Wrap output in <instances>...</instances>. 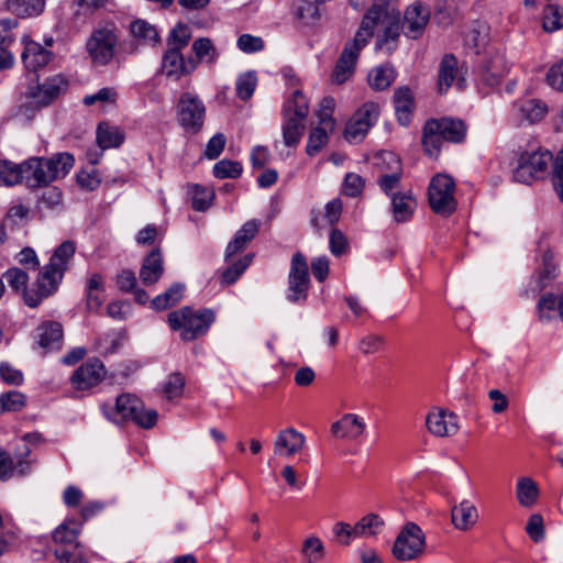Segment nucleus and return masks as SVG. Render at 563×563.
Wrapping results in <instances>:
<instances>
[{"mask_svg": "<svg viewBox=\"0 0 563 563\" xmlns=\"http://www.w3.org/2000/svg\"><path fill=\"white\" fill-rule=\"evenodd\" d=\"M466 135V125L462 120L452 118L430 119L422 131V146L430 157L440 154L443 142L461 143Z\"/></svg>", "mask_w": 563, "mask_h": 563, "instance_id": "7ed1b4c3", "label": "nucleus"}, {"mask_svg": "<svg viewBox=\"0 0 563 563\" xmlns=\"http://www.w3.org/2000/svg\"><path fill=\"white\" fill-rule=\"evenodd\" d=\"M45 157H30L23 162L25 185L30 188H38L51 184V174Z\"/></svg>", "mask_w": 563, "mask_h": 563, "instance_id": "4be33fe9", "label": "nucleus"}, {"mask_svg": "<svg viewBox=\"0 0 563 563\" xmlns=\"http://www.w3.org/2000/svg\"><path fill=\"white\" fill-rule=\"evenodd\" d=\"M295 16L303 25H313L317 16V0H300L295 9Z\"/></svg>", "mask_w": 563, "mask_h": 563, "instance_id": "864d4df0", "label": "nucleus"}, {"mask_svg": "<svg viewBox=\"0 0 563 563\" xmlns=\"http://www.w3.org/2000/svg\"><path fill=\"white\" fill-rule=\"evenodd\" d=\"M162 69L167 77L179 79L196 69V62L192 57L185 59L181 52L168 48L163 56Z\"/></svg>", "mask_w": 563, "mask_h": 563, "instance_id": "412c9836", "label": "nucleus"}, {"mask_svg": "<svg viewBox=\"0 0 563 563\" xmlns=\"http://www.w3.org/2000/svg\"><path fill=\"white\" fill-rule=\"evenodd\" d=\"M131 33L137 40L148 44H156L159 41V34L154 25L144 20H136L131 23Z\"/></svg>", "mask_w": 563, "mask_h": 563, "instance_id": "49530a36", "label": "nucleus"}, {"mask_svg": "<svg viewBox=\"0 0 563 563\" xmlns=\"http://www.w3.org/2000/svg\"><path fill=\"white\" fill-rule=\"evenodd\" d=\"M552 181L559 198L563 201V146L554 162V173Z\"/></svg>", "mask_w": 563, "mask_h": 563, "instance_id": "338daca9", "label": "nucleus"}, {"mask_svg": "<svg viewBox=\"0 0 563 563\" xmlns=\"http://www.w3.org/2000/svg\"><path fill=\"white\" fill-rule=\"evenodd\" d=\"M526 531L532 541H542L544 539V526L542 516L539 514L531 515L527 522Z\"/></svg>", "mask_w": 563, "mask_h": 563, "instance_id": "052dcab7", "label": "nucleus"}, {"mask_svg": "<svg viewBox=\"0 0 563 563\" xmlns=\"http://www.w3.org/2000/svg\"><path fill=\"white\" fill-rule=\"evenodd\" d=\"M364 189L363 178L355 173H349L345 175L343 184V192L349 197H357Z\"/></svg>", "mask_w": 563, "mask_h": 563, "instance_id": "680f3d73", "label": "nucleus"}, {"mask_svg": "<svg viewBox=\"0 0 563 563\" xmlns=\"http://www.w3.org/2000/svg\"><path fill=\"white\" fill-rule=\"evenodd\" d=\"M384 525L383 520L374 514L363 517L355 526H352L355 539L366 536H374Z\"/></svg>", "mask_w": 563, "mask_h": 563, "instance_id": "de8ad7c7", "label": "nucleus"}, {"mask_svg": "<svg viewBox=\"0 0 563 563\" xmlns=\"http://www.w3.org/2000/svg\"><path fill=\"white\" fill-rule=\"evenodd\" d=\"M67 88V81L60 75H56L37 86L31 93L34 102L40 107L52 103Z\"/></svg>", "mask_w": 563, "mask_h": 563, "instance_id": "b1692460", "label": "nucleus"}, {"mask_svg": "<svg viewBox=\"0 0 563 563\" xmlns=\"http://www.w3.org/2000/svg\"><path fill=\"white\" fill-rule=\"evenodd\" d=\"M309 112L307 98L296 89L286 101L283 109V143L285 146L296 148L306 130V118Z\"/></svg>", "mask_w": 563, "mask_h": 563, "instance_id": "20e7f679", "label": "nucleus"}, {"mask_svg": "<svg viewBox=\"0 0 563 563\" xmlns=\"http://www.w3.org/2000/svg\"><path fill=\"white\" fill-rule=\"evenodd\" d=\"M22 181L25 183L23 162L0 161V185L13 186Z\"/></svg>", "mask_w": 563, "mask_h": 563, "instance_id": "ea45409f", "label": "nucleus"}, {"mask_svg": "<svg viewBox=\"0 0 563 563\" xmlns=\"http://www.w3.org/2000/svg\"><path fill=\"white\" fill-rule=\"evenodd\" d=\"M457 73V60L453 55H445L439 69V91L444 92L452 85Z\"/></svg>", "mask_w": 563, "mask_h": 563, "instance_id": "37998d69", "label": "nucleus"}, {"mask_svg": "<svg viewBox=\"0 0 563 563\" xmlns=\"http://www.w3.org/2000/svg\"><path fill=\"white\" fill-rule=\"evenodd\" d=\"M373 11V25L369 29L368 40L373 36L376 25L382 23L385 26L384 34L377 38L375 48L390 54L396 49L398 43L400 12L395 9H390L387 0H378L373 3L363 19H366Z\"/></svg>", "mask_w": 563, "mask_h": 563, "instance_id": "39448f33", "label": "nucleus"}, {"mask_svg": "<svg viewBox=\"0 0 563 563\" xmlns=\"http://www.w3.org/2000/svg\"><path fill=\"white\" fill-rule=\"evenodd\" d=\"M329 247L334 256H341L349 249V241L345 234L336 229L332 228L329 238Z\"/></svg>", "mask_w": 563, "mask_h": 563, "instance_id": "4d7b16f0", "label": "nucleus"}, {"mask_svg": "<svg viewBox=\"0 0 563 563\" xmlns=\"http://www.w3.org/2000/svg\"><path fill=\"white\" fill-rule=\"evenodd\" d=\"M104 376L103 363L97 358L89 360L74 372L71 384L78 390H87L100 384Z\"/></svg>", "mask_w": 563, "mask_h": 563, "instance_id": "a211bd4d", "label": "nucleus"}, {"mask_svg": "<svg viewBox=\"0 0 563 563\" xmlns=\"http://www.w3.org/2000/svg\"><path fill=\"white\" fill-rule=\"evenodd\" d=\"M478 517L476 506L468 499H463L460 504L453 506L451 510L452 525L461 531H467L474 527Z\"/></svg>", "mask_w": 563, "mask_h": 563, "instance_id": "393cba45", "label": "nucleus"}, {"mask_svg": "<svg viewBox=\"0 0 563 563\" xmlns=\"http://www.w3.org/2000/svg\"><path fill=\"white\" fill-rule=\"evenodd\" d=\"M225 143H227V139H225L224 134L217 133L216 135H213L209 140V142L206 146V151H205L206 157L209 159L218 158L220 156V154L222 153V151L224 150Z\"/></svg>", "mask_w": 563, "mask_h": 563, "instance_id": "69168bd1", "label": "nucleus"}, {"mask_svg": "<svg viewBox=\"0 0 563 563\" xmlns=\"http://www.w3.org/2000/svg\"><path fill=\"white\" fill-rule=\"evenodd\" d=\"M75 252L76 244L70 240L64 241L56 247L48 264L44 267V271L40 273L35 282V287L25 292V305L35 308L44 298H47L56 291Z\"/></svg>", "mask_w": 563, "mask_h": 563, "instance_id": "f257e3e1", "label": "nucleus"}, {"mask_svg": "<svg viewBox=\"0 0 563 563\" xmlns=\"http://www.w3.org/2000/svg\"><path fill=\"white\" fill-rule=\"evenodd\" d=\"M180 125L190 133H198L203 125L206 107L202 100L190 92H184L177 103Z\"/></svg>", "mask_w": 563, "mask_h": 563, "instance_id": "ddd939ff", "label": "nucleus"}, {"mask_svg": "<svg viewBox=\"0 0 563 563\" xmlns=\"http://www.w3.org/2000/svg\"><path fill=\"white\" fill-rule=\"evenodd\" d=\"M7 9L21 18L36 16L45 7V0H7Z\"/></svg>", "mask_w": 563, "mask_h": 563, "instance_id": "58836bf2", "label": "nucleus"}, {"mask_svg": "<svg viewBox=\"0 0 563 563\" xmlns=\"http://www.w3.org/2000/svg\"><path fill=\"white\" fill-rule=\"evenodd\" d=\"M38 344L44 349L57 350L63 339V327L56 321H47L37 328Z\"/></svg>", "mask_w": 563, "mask_h": 563, "instance_id": "72a5a7b5", "label": "nucleus"}, {"mask_svg": "<svg viewBox=\"0 0 563 563\" xmlns=\"http://www.w3.org/2000/svg\"><path fill=\"white\" fill-rule=\"evenodd\" d=\"M539 496V489L533 479L521 477L517 483V498L521 506L531 507L536 504Z\"/></svg>", "mask_w": 563, "mask_h": 563, "instance_id": "c03bdc74", "label": "nucleus"}, {"mask_svg": "<svg viewBox=\"0 0 563 563\" xmlns=\"http://www.w3.org/2000/svg\"><path fill=\"white\" fill-rule=\"evenodd\" d=\"M416 200L410 194H394L391 196V212L397 223L410 220L416 209Z\"/></svg>", "mask_w": 563, "mask_h": 563, "instance_id": "f704fd0d", "label": "nucleus"}, {"mask_svg": "<svg viewBox=\"0 0 563 563\" xmlns=\"http://www.w3.org/2000/svg\"><path fill=\"white\" fill-rule=\"evenodd\" d=\"M455 183L449 175H435L429 185L428 197L431 209L439 214L450 216L456 209L453 196Z\"/></svg>", "mask_w": 563, "mask_h": 563, "instance_id": "9d476101", "label": "nucleus"}, {"mask_svg": "<svg viewBox=\"0 0 563 563\" xmlns=\"http://www.w3.org/2000/svg\"><path fill=\"white\" fill-rule=\"evenodd\" d=\"M428 431L439 438L452 437L460 430L457 416L442 408H433L426 417Z\"/></svg>", "mask_w": 563, "mask_h": 563, "instance_id": "f3484780", "label": "nucleus"}, {"mask_svg": "<svg viewBox=\"0 0 563 563\" xmlns=\"http://www.w3.org/2000/svg\"><path fill=\"white\" fill-rule=\"evenodd\" d=\"M30 453V448L26 444H23L19 452L18 461L13 464V461L8 453L0 452V479H9L14 471L20 475L25 474L30 468V461L26 460Z\"/></svg>", "mask_w": 563, "mask_h": 563, "instance_id": "cd10ccee", "label": "nucleus"}, {"mask_svg": "<svg viewBox=\"0 0 563 563\" xmlns=\"http://www.w3.org/2000/svg\"><path fill=\"white\" fill-rule=\"evenodd\" d=\"M243 167L241 163L230 159L219 161L213 166V175L217 178H238L242 174Z\"/></svg>", "mask_w": 563, "mask_h": 563, "instance_id": "5fc2aeb1", "label": "nucleus"}, {"mask_svg": "<svg viewBox=\"0 0 563 563\" xmlns=\"http://www.w3.org/2000/svg\"><path fill=\"white\" fill-rule=\"evenodd\" d=\"M117 98V92L112 88H101L99 91L92 95H88L84 98L86 106H92L97 102L100 103H113Z\"/></svg>", "mask_w": 563, "mask_h": 563, "instance_id": "0e129e2a", "label": "nucleus"}, {"mask_svg": "<svg viewBox=\"0 0 563 563\" xmlns=\"http://www.w3.org/2000/svg\"><path fill=\"white\" fill-rule=\"evenodd\" d=\"M395 78V69L389 65H382L368 74L367 80L373 89L385 90L394 82Z\"/></svg>", "mask_w": 563, "mask_h": 563, "instance_id": "a19ab883", "label": "nucleus"}, {"mask_svg": "<svg viewBox=\"0 0 563 563\" xmlns=\"http://www.w3.org/2000/svg\"><path fill=\"white\" fill-rule=\"evenodd\" d=\"M184 291L185 285L175 283L164 294L156 296L152 300V307L157 310H165L175 306L183 298Z\"/></svg>", "mask_w": 563, "mask_h": 563, "instance_id": "79ce46f5", "label": "nucleus"}, {"mask_svg": "<svg viewBox=\"0 0 563 563\" xmlns=\"http://www.w3.org/2000/svg\"><path fill=\"white\" fill-rule=\"evenodd\" d=\"M552 159L551 152L547 150L522 152L518 158V165L514 170L512 177L518 183L530 184L534 179L542 177Z\"/></svg>", "mask_w": 563, "mask_h": 563, "instance_id": "1a4fd4ad", "label": "nucleus"}, {"mask_svg": "<svg viewBox=\"0 0 563 563\" xmlns=\"http://www.w3.org/2000/svg\"><path fill=\"white\" fill-rule=\"evenodd\" d=\"M379 112L380 109L376 102H365L347 121L343 132L344 139L354 144L362 142L378 120Z\"/></svg>", "mask_w": 563, "mask_h": 563, "instance_id": "9b49d317", "label": "nucleus"}, {"mask_svg": "<svg viewBox=\"0 0 563 563\" xmlns=\"http://www.w3.org/2000/svg\"><path fill=\"white\" fill-rule=\"evenodd\" d=\"M429 19V9L420 2H415L405 11L401 30L407 37L416 40L422 35Z\"/></svg>", "mask_w": 563, "mask_h": 563, "instance_id": "6ab92c4d", "label": "nucleus"}, {"mask_svg": "<svg viewBox=\"0 0 563 563\" xmlns=\"http://www.w3.org/2000/svg\"><path fill=\"white\" fill-rule=\"evenodd\" d=\"M506 71L503 58L496 56L482 65L481 78L486 86L495 87L499 85Z\"/></svg>", "mask_w": 563, "mask_h": 563, "instance_id": "4c0bfd02", "label": "nucleus"}, {"mask_svg": "<svg viewBox=\"0 0 563 563\" xmlns=\"http://www.w3.org/2000/svg\"><path fill=\"white\" fill-rule=\"evenodd\" d=\"M101 410L113 423L119 424L130 419L144 429L153 428L158 418L155 409L146 408L137 397L130 394L118 396L114 404H103Z\"/></svg>", "mask_w": 563, "mask_h": 563, "instance_id": "f03ea898", "label": "nucleus"}, {"mask_svg": "<svg viewBox=\"0 0 563 563\" xmlns=\"http://www.w3.org/2000/svg\"><path fill=\"white\" fill-rule=\"evenodd\" d=\"M543 27L548 32L563 27V9L556 4H549L543 13Z\"/></svg>", "mask_w": 563, "mask_h": 563, "instance_id": "603ef678", "label": "nucleus"}, {"mask_svg": "<svg viewBox=\"0 0 563 563\" xmlns=\"http://www.w3.org/2000/svg\"><path fill=\"white\" fill-rule=\"evenodd\" d=\"M26 404L25 396L16 390L0 396V415L5 411H20Z\"/></svg>", "mask_w": 563, "mask_h": 563, "instance_id": "3c124183", "label": "nucleus"}, {"mask_svg": "<svg viewBox=\"0 0 563 563\" xmlns=\"http://www.w3.org/2000/svg\"><path fill=\"white\" fill-rule=\"evenodd\" d=\"M367 424L356 413H344L331 424V434L339 441L358 442L366 434Z\"/></svg>", "mask_w": 563, "mask_h": 563, "instance_id": "dca6fc26", "label": "nucleus"}, {"mask_svg": "<svg viewBox=\"0 0 563 563\" xmlns=\"http://www.w3.org/2000/svg\"><path fill=\"white\" fill-rule=\"evenodd\" d=\"M238 47L247 54L260 52L264 48V41L260 36L242 34L238 38Z\"/></svg>", "mask_w": 563, "mask_h": 563, "instance_id": "e2e57ef3", "label": "nucleus"}, {"mask_svg": "<svg viewBox=\"0 0 563 563\" xmlns=\"http://www.w3.org/2000/svg\"><path fill=\"white\" fill-rule=\"evenodd\" d=\"M394 106L398 122L409 125L415 108L413 96L408 87H399L394 92Z\"/></svg>", "mask_w": 563, "mask_h": 563, "instance_id": "c756f323", "label": "nucleus"}, {"mask_svg": "<svg viewBox=\"0 0 563 563\" xmlns=\"http://www.w3.org/2000/svg\"><path fill=\"white\" fill-rule=\"evenodd\" d=\"M191 36V27L187 24L178 23L167 37V46L169 49L181 52L189 44Z\"/></svg>", "mask_w": 563, "mask_h": 563, "instance_id": "a18cd8bd", "label": "nucleus"}, {"mask_svg": "<svg viewBox=\"0 0 563 563\" xmlns=\"http://www.w3.org/2000/svg\"><path fill=\"white\" fill-rule=\"evenodd\" d=\"M260 230V221H246L240 230L236 231L233 240L228 244L225 250V260L228 261L236 253L242 252L247 244L254 239Z\"/></svg>", "mask_w": 563, "mask_h": 563, "instance_id": "bb28decb", "label": "nucleus"}, {"mask_svg": "<svg viewBox=\"0 0 563 563\" xmlns=\"http://www.w3.org/2000/svg\"><path fill=\"white\" fill-rule=\"evenodd\" d=\"M46 161L48 163L47 170L51 174V183L64 178L70 172L75 163L74 156L68 152L57 153L46 158Z\"/></svg>", "mask_w": 563, "mask_h": 563, "instance_id": "c9c22d12", "label": "nucleus"}, {"mask_svg": "<svg viewBox=\"0 0 563 563\" xmlns=\"http://www.w3.org/2000/svg\"><path fill=\"white\" fill-rule=\"evenodd\" d=\"M118 37L113 30L103 27L96 30L87 42L88 52L93 63L108 64L114 54Z\"/></svg>", "mask_w": 563, "mask_h": 563, "instance_id": "2eb2a0df", "label": "nucleus"}, {"mask_svg": "<svg viewBox=\"0 0 563 563\" xmlns=\"http://www.w3.org/2000/svg\"><path fill=\"white\" fill-rule=\"evenodd\" d=\"M382 157L389 165V172L380 176L378 184L386 195H390L400 181L401 164L399 157L391 152L383 153Z\"/></svg>", "mask_w": 563, "mask_h": 563, "instance_id": "7c9ffc66", "label": "nucleus"}, {"mask_svg": "<svg viewBox=\"0 0 563 563\" xmlns=\"http://www.w3.org/2000/svg\"><path fill=\"white\" fill-rule=\"evenodd\" d=\"M372 14H374V11L366 19L362 20L353 41L347 43L341 53L331 75L333 84L341 85L353 75L360 52L368 43L369 29L373 25Z\"/></svg>", "mask_w": 563, "mask_h": 563, "instance_id": "0eeeda50", "label": "nucleus"}, {"mask_svg": "<svg viewBox=\"0 0 563 563\" xmlns=\"http://www.w3.org/2000/svg\"><path fill=\"white\" fill-rule=\"evenodd\" d=\"M335 106V99L330 96L319 103V148L329 142L330 135L336 130V120L332 115Z\"/></svg>", "mask_w": 563, "mask_h": 563, "instance_id": "5701e85b", "label": "nucleus"}, {"mask_svg": "<svg viewBox=\"0 0 563 563\" xmlns=\"http://www.w3.org/2000/svg\"><path fill=\"white\" fill-rule=\"evenodd\" d=\"M514 111L521 121L530 124L541 121L548 113V106L539 99H525L514 103Z\"/></svg>", "mask_w": 563, "mask_h": 563, "instance_id": "c85d7f7f", "label": "nucleus"}, {"mask_svg": "<svg viewBox=\"0 0 563 563\" xmlns=\"http://www.w3.org/2000/svg\"><path fill=\"white\" fill-rule=\"evenodd\" d=\"M96 134L97 144L101 151L119 147L124 141L123 131L108 122L99 123Z\"/></svg>", "mask_w": 563, "mask_h": 563, "instance_id": "473e14b6", "label": "nucleus"}, {"mask_svg": "<svg viewBox=\"0 0 563 563\" xmlns=\"http://www.w3.org/2000/svg\"><path fill=\"white\" fill-rule=\"evenodd\" d=\"M305 444V437L295 428L280 430L274 439V454L280 457H290L298 453Z\"/></svg>", "mask_w": 563, "mask_h": 563, "instance_id": "aec40b11", "label": "nucleus"}, {"mask_svg": "<svg viewBox=\"0 0 563 563\" xmlns=\"http://www.w3.org/2000/svg\"><path fill=\"white\" fill-rule=\"evenodd\" d=\"M52 52L34 41L24 42L22 62L27 70L36 71L52 60Z\"/></svg>", "mask_w": 563, "mask_h": 563, "instance_id": "a878e982", "label": "nucleus"}, {"mask_svg": "<svg viewBox=\"0 0 563 563\" xmlns=\"http://www.w3.org/2000/svg\"><path fill=\"white\" fill-rule=\"evenodd\" d=\"M213 191L200 186H195L192 196V208L197 211H205L211 205Z\"/></svg>", "mask_w": 563, "mask_h": 563, "instance_id": "bf43d9fd", "label": "nucleus"}, {"mask_svg": "<svg viewBox=\"0 0 563 563\" xmlns=\"http://www.w3.org/2000/svg\"><path fill=\"white\" fill-rule=\"evenodd\" d=\"M252 262V255L249 254L244 256L242 260L238 261L236 263L229 266L221 276L223 284H233L235 283L239 277L243 274V272L246 269V267Z\"/></svg>", "mask_w": 563, "mask_h": 563, "instance_id": "6e6d98bb", "label": "nucleus"}, {"mask_svg": "<svg viewBox=\"0 0 563 563\" xmlns=\"http://www.w3.org/2000/svg\"><path fill=\"white\" fill-rule=\"evenodd\" d=\"M309 285V267L306 257L301 253L297 252L291 258L288 276V300L297 302L305 299Z\"/></svg>", "mask_w": 563, "mask_h": 563, "instance_id": "4468645a", "label": "nucleus"}, {"mask_svg": "<svg viewBox=\"0 0 563 563\" xmlns=\"http://www.w3.org/2000/svg\"><path fill=\"white\" fill-rule=\"evenodd\" d=\"M191 49L195 53L192 58L196 62V67L200 63L213 65L219 58V52L209 37H199L194 41Z\"/></svg>", "mask_w": 563, "mask_h": 563, "instance_id": "e433bc0d", "label": "nucleus"}, {"mask_svg": "<svg viewBox=\"0 0 563 563\" xmlns=\"http://www.w3.org/2000/svg\"><path fill=\"white\" fill-rule=\"evenodd\" d=\"M257 77L254 71H247L238 77L236 95L242 100H249L256 88Z\"/></svg>", "mask_w": 563, "mask_h": 563, "instance_id": "09e8293b", "label": "nucleus"}, {"mask_svg": "<svg viewBox=\"0 0 563 563\" xmlns=\"http://www.w3.org/2000/svg\"><path fill=\"white\" fill-rule=\"evenodd\" d=\"M163 272L164 266L161 252L154 250L144 258L140 269V278L144 285L150 286L158 282Z\"/></svg>", "mask_w": 563, "mask_h": 563, "instance_id": "2f4dec72", "label": "nucleus"}, {"mask_svg": "<svg viewBox=\"0 0 563 563\" xmlns=\"http://www.w3.org/2000/svg\"><path fill=\"white\" fill-rule=\"evenodd\" d=\"M426 537L416 523H408L398 534L394 547V555L401 561H409L423 553Z\"/></svg>", "mask_w": 563, "mask_h": 563, "instance_id": "f8f14e48", "label": "nucleus"}, {"mask_svg": "<svg viewBox=\"0 0 563 563\" xmlns=\"http://www.w3.org/2000/svg\"><path fill=\"white\" fill-rule=\"evenodd\" d=\"M3 277L5 278L8 285L15 291H23V298L25 299V292L32 290L35 287V284L32 288L26 289V284L29 280L27 274L20 268H10L8 269Z\"/></svg>", "mask_w": 563, "mask_h": 563, "instance_id": "8fccbe9b", "label": "nucleus"}, {"mask_svg": "<svg viewBox=\"0 0 563 563\" xmlns=\"http://www.w3.org/2000/svg\"><path fill=\"white\" fill-rule=\"evenodd\" d=\"M185 387V378L180 373H173L164 386L166 397L172 400L181 396Z\"/></svg>", "mask_w": 563, "mask_h": 563, "instance_id": "13d9d810", "label": "nucleus"}, {"mask_svg": "<svg viewBox=\"0 0 563 563\" xmlns=\"http://www.w3.org/2000/svg\"><path fill=\"white\" fill-rule=\"evenodd\" d=\"M545 79L552 88L563 91V59L549 69Z\"/></svg>", "mask_w": 563, "mask_h": 563, "instance_id": "774afa93", "label": "nucleus"}, {"mask_svg": "<svg viewBox=\"0 0 563 563\" xmlns=\"http://www.w3.org/2000/svg\"><path fill=\"white\" fill-rule=\"evenodd\" d=\"M167 320L174 331H179L181 340L192 341L208 332L216 314L211 309L194 310L183 307L172 311Z\"/></svg>", "mask_w": 563, "mask_h": 563, "instance_id": "423d86ee", "label": "nucleus"}, {"mask_svg": "<svg viewBox=\"0 0 563 563\" xmlns=\"http://www.w3.org/2000/svg\"><path fill=\"white\" fill-rule=\"evenodd\" d=\"M80 525L75 520H65L52 532V539L56 544L54 555L59 563H87L79 551L78 536Z\"/></svg>", "mask_w": 563, "mask_h": 563, "instance_id": "6e6552de", "label": "nucleus"}]
</instances>
